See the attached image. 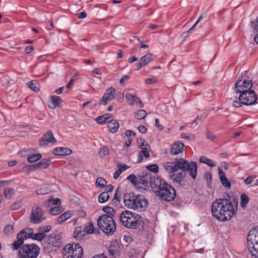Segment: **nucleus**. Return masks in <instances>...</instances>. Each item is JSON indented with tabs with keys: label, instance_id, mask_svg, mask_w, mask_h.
Listing matches in <instances>:
<instances>
[{
	"label": "nucleus",
	"instance_id": "c03bdc74",
	"mask_svg": "<svg viewBox=\"0 0 258 258\" xmlns=\"http://www.w3.org/2000/svg\"><path fill=\"white\" fill-rule=\"evenodd\" d=\"M137 141V143L139 146V147L140 148H144L146 147L150 148V147L147 144V143L145 141V140L142 138H138Z\"/></svg>",
	"mask_w": 258,
	"mask_h": 258
},
{
	"label": "nucleus",
	"instance_id": "f8f14e48",
	"mask_svg": "<svg viewBox=\"0 0 258 258\" xmlns=\"http://www.w3.org/2000/svg\"><path fill=\"white\" fill-rule=\"evenodd\" d=\"M45 219L41 208L37 205H35L31 211L30 215V221L33 224H39L41 223Z\"/></svg>",
	"mask_w": 258,
	"mask_h": 258
},
{
	"label": "nucleus",
	"instance_id": "20e7f679",
	"mask_svg": "<svg viewBox=\"0 0 258 258\" xmlns=\"http://www.w3.org/2000/svg\"><path fill=\"white\" fill-rule=\"evenodd\" d=\"M142 217L138 214L125 210L119 216L121 223L125 227L132 229L139 228L142 223Z\"/></svg>",
	"mask_w": 258,
	"mask_h": 258
},
{
	"label": "nucleus",
	"instance_id": "7ed1b4c3",
	"mask_svg": "<svg viewBox=\"0 0 258 258\" xmlns=\"http://www.w3.org/2000/svg\"><path fill=\"white\" fill-rule=\"evenodd\" d=\"M123 202L128 209L139 212L145 211L148 205V200L141 195H135L133 192L126 194L123 197Z\"/></svg>",
	"mask_w": 258,
	"mask_h": 258
},
{
	"label": "nucleus",
	"instance_id": "1a4fd4ad",
	"mask_svg": "<svg viewBox=\"0 0 258 258\" xmlns=\"http://www.w3.org/2000/svg\"><path fill=\"white\" fill-rule=\"evenodd\" d=\"M252 86V81L245 75H242L235 83L234 90L237 94H241L250 90Z\"/></svg>",
	"mask_w": 258,
	"mask_h": 258
},
{
	"label": "nucleus",
	"instance_id": "c9c22d12",
	"mask_svg": "<svg viewBox=\"0 0 258 258\" xmlns=\"http://www.w3.org/2000/svg\"><path fill=\"white\" fill-rule=\"evenodd\" d=\"M84 230L87 234H92L94 232V228L92 222H89L84 227ZM96 233V232H95Z\"/></svg>",
	"mask_w": 258,
	"mask_h": 258
},
{
	"label": "nucleus",
	"instance_id": "79ce46f5",
	"mask_svg": "<svg viewBox=\"0 0 258 258\" xmlns=\"http://www.w3.org/2000/svg\"><path fill=\"white\" fill-rule=\"evenodd\" d=\"M109 198L107 192H103L101 193L98 197V201L100 203H104L106 202Z\"/></svg>",
	"mask_w": 258,
	"mask_h": 258
},
{
	"label": "nucleus",
	"instance_id": "864d4df0",
	"mask_svg": "<svg viewBox=\"0 0 258 258\" xmlns=\"http://www.w3.org/2000/svg\"><path fill=\"white\" fill-rule=\"evenodd\" d=\"M4 232L6 234H11L13 232V227L11 225H8L4 229Z\"/></svg>",
	"mask_w": 258,
	"mask_h": 258
},
{
	"label": "nucleus",
	"instance_id": "49530a36",
	"mask_svg": "<svg viewBox=\"0 0 258 258\" xmlns=\"http://www.w3.org/2000/svg\"><path fill=\"white\" fill-rule=\"evenodd\" d=\"M121 190L119 188H117L115 191L114 198L112 200L113 203H115L116 201L119 202L121 200Z\"/></svg>",
	"mask_w": 258,
	"mask_h": 258
},
{
	"label": "nucleus",
	"instance_id": "423d86ee",
	"mask_svg": "<svg viewBox=\"0 0 258 258\" xmlns=\"http://www.w3.org/2000/svg\"><path fill=\"white\" fill-rule=\"evenodd\" d=\"M175 162L177 170L180 169L182 172L188 171L189 175L193 179H196L197 174V163L196 162H189L182 158L175 159Z\"/></svg>",
	"mask_w": 258,
	"mask_h": 258
},
{
	"label": "nucleus",
	"instance_id": "338daca9",
	"mask_svg": "<svg viewBox=\"0 0 258 258\" xmlns=\"http://www.w3.org/2000/svg\"><path fill=\"white\" fill-rule=\"evenodd\" d=\"M34 49V47L32 46H28L25 47V51L26 53L28 54L31 53Z\"/></svg>",
	"mask_w": 258,
	"mask_h": 258
},
{
	"label": "nucleus",
	"instance_id": "72a5a7b5",
	"mask_svg": "<svg viewBox=\"0 0 258 258\" xmlns=\"http://www.w3.org/2000/svg\"><path fill=\"white\" fill-rule=\"evenodd\" d=\"M42 157L41 154H34L29 156L27 158L28 161L30 163H33L37 161Z\"/></svg>",
	"mask_w": 258,
	"mask_h": 258
},
{
	"label": "nucleus",
	"instance_id": "4be33fe9",
	"mask_svg": "<svg viewBox=\"0 0 258 258\" xmlns=\"http://www.w3.org/2000/svg\"><path fill=\"white\" fill-rule=\"evenodd\" d=\"M247 240L258 243V226L253 228L249 231Z\"/></svg>",
	"mask_w": 258,
	"mask_h": 258
},
{
	"label": "nucleus",
	"instance_id": "f03ea898",
	"mask_svg": "<svg viewBox=\"0 0 258 258\" xmlns=\"http://www.w3.org/2000/svg\"><path fill=\"white\" fill-rule=\"evenodd\" d=\"M150 185L156 196L162 201H172L176 197L174 188L156 175H153Z\"/></svg>",
	"mask_w": 258,
	"mask_h": 258
},
{
	"label": "nucleus",
	"instance_id": "37998d69",
	"mask_svg": "<svg viewBox=\"0 0 258 258\" xmlns=\"http://www.w3.org/2000/svg\"><path fill=\"white\" fill-rule=\"evenodd\" d=\"M51 163V161L49 159H43L40 161L41 169H45L47 168Z\"/></svg>",
	"mask_w": 258,
	"mask_h": 258
},
{
	"label": "nucleus",
	"instance_id": "9d476101",
	"mask_svg": "<svg viewBox=\"0 0 258 258\" xmlns=\"http://www.w3.org/2000/svg\"><path fill=\"white\" fill-rule=\"evenodd\" d=\"M153 175L152 173H149L138 178L135 175L131 174L127 177L126 179L135 186H139L140 184H142L145 188L148 187L149 184H150Z\"/></svg>",
	"mask_w": 258,
	"mask_h": 258
},
{
	"label": "nucleus",
	"instance_id": "ddd939ff",
	"mask_svg": "<svg viewBox=\"0 0 258 258\" xmlns=\"http://www.w3.org/2000/svg\"><path fill=\"white\" fill-rule=\"evenodd\" d=\"M156 56L154 54L149 52L143 56L140 59V61L136 64V70L138 71L145 67L150 62L154 60Z\"/></svg>",
	"mask_w": 258,
	"mask_h": 258
},
{
	"label": "nucleus",
	"instance_id": "b1692460",
	"mask_svg": "<svg viewBox=\"0 0 258 258\" xmlns=\"http://www.w3.org/2000/svg\"><path fill=\"white\" fill-rule=\"evenodd\" d=\"M108 127L109 132L112 134H114L118 131L119 127V123L117 120L110 118L108 121Z\"/></svg>",
	"mask_w": 258,
	"mask_h": 258
},
{
	"label": "nucleus",
	"instance_id": "f704fd0d",
	"mask_svg": "<svg viewBox=\"0 0 258 258\" xmlns=\"http://www.w3.org/2000/svg\"><path fill=\"white\" fill-rule=\"evenodd\" d=\"M95 183L97 187L102 188L106 186L107 181L104 178L99 177L97 178Z\"/></svg>",
	"mask_w": 258,
	"mask_h": 258
},
{
	"label": "nucleus",
	"instance_id": "0eeeda50",
	"mask_svg": "<svg viewBox=\"0 0 258 258\" xmlns=\"http://www.w3.org/2000/svg\"><path fill=\"white\" fill-rule=\"evenodd\" d=\"M39 247L35 244H26L19 250V258H36L40 253Z\"/></svg>",
	"mask_w": 258,
	"mask_h": 258
},
{
	"label": "nucleus",
	"instance_id": "473e14b6",
	"mask_svg": "<svg viewBox=\"0 0 258 258\" xmlns=\"http://www.w3.org/2000/svg\"><path fill=\"white\" fill-rule=\"evenodd\" d=\"M17 240L14 242L13 244V248L15 250L18 249L21 245L23 243L25 239L22 237L19 236V233L17 235Z\"/></svg>",
	"mask_w": 258,
	"mask_h": 258
},
{
	"label": "nucleus",
	"instance_id": "6e6d98bb",
	"mask_svg": "<svg viewBox=\"0 0 258 258\" xmlns=\"http://www.w3.org/2000/svg\"><path fill=\"white\" fill-rule=\"evenodd\" d=\"M255 176H254V175L249 176L244 180V183L246 185H249L252 182V181L255 179Z\"/></svg>",
	"mask_w": 258,
	"mask_h": 258
},
{
	"label": "nucleus",
	"instance_id": "bb28decb",
	"mask_svg": "<svg viewBox=\"0 0 258 258\" xmlns=\"http://www.w3.org/2000/svg\"><path fill=\"white\" fill-rule=\"evenodd\" d=\"M163 167L166 171L170 173L177 171L175 161L174 162H168L164 163Z\"/></svg>",
	"mask_w": 258,
	"mask_h": 258
},
{
	"label": "nucleus",
	"instance_id": "a878e982",
	"mask_svg": "<svg viewBox=\"0 0 258 258\" xmlns=\"http://www.w3.org/2000/svg\"><path fill=\"white\" fill-rule=\"evenodd\" d=\"M113 116L111 114H105L103 115L99 116L97 117L95 120L98 123L100 124H103L105 123L106 122H108V121L110 119L112 118Z\"/></svg>",
	"mask_w": 258,
	"mask_h": 258
},
{
	"label": "nucleus",
	"instance_id": "5fc2aeb1",
	"mask_svg": "<svg viewBox=\"0 0 258 258\" xmlns=\"http://www.w3.org/2000/svg\"><path fill=\"white\" fill-rule=\"evenodd\" d=\"M60 210L59 208L58 207H55L54 208H51L49 210V213L52 215H56L60 213Z\"/></svg>",
	"mask_w": 258,
	"mask_h": 258
},
{
	"label": "nucleus",
	"instance_id": "393cba45",
	"mask_svg": "<svg viewBox=\"0 0 258 258\" xmlns=\"http://www.w3.org/2000/svg\"><path fill=\"white\" fill-rule=\"evenodd\" d=\"M33 233V229L32 228H27L21 230L19 233V236L20 237H23L25 239L28 238H31Z\"/></svg>",
	"mask_w": 258,
	"mask_h": 258
},
{
	"label": "nucleus",
	"instance_id": "4468645a",
	"mask_svg": "<svg viewBox=\"0 0 258 258\" xmlns=\"http://www.w3.org/2000/svg\"><path fill=\"white\" fill-rule=\"evenodd\" d=\"M115 89L113 87H110L107 89L103 97L99 101L100 105H105L108 101L112 99L115 95Z\"/></svg>",
	"mask_w": 258,
	"mask_h": 258
},
{
	"label": "nucleus",
	"instance_id": "4d7b16f0",
	"mask_svg": "<svg viewBox=\"0 0 258 258\" xmlns=\"http://www.w3.org/2000/svg\"><path fill=\"white\" fill-rule=\"evenodd\" d=\"M51 226L47 225V226L40 227L39 228L38 231L40 232H43V233L45 234V233L51 230Z\"/></svg>",
	"mask_w": 258,
	"mask_h": 258
},
{
	"label": "nucleus",
	"instance_id": "09e8293b",
	"mask_svg": "<svg viewBox=\"0 0 258 258\" xmlns=\"http://www.w3.org/2000/svg\"><path fill=\"white\" fill-rule=\"evenodd\" d=\"M147 169L154 173L158 172L159 168L157 164H154L147 166Z\"/></svg>",
	"mask_w": 258,
	"mask_h": 258
},
{
	"label": "nucleus",
	"instance_id": "f257e3e1",
	"mask_svg": "<svg viewBox=\"0 0 258 258\" xmlns=\"http://www.w3.org/2000/svg\"><path fill=\"white\" fill-rule=\"evenodd\" d=\"M238 199L220 198L214 201L211 206L213 217L220 221L229 220L237 211Z\"/></svg>",
	"mask_w": 258,
	"mask_h": 258
},
{
	"label": "nucleus",
	"instance_id": "052dcab7",
	"mask_svg": "<svg viewBox=\"0 0 258 258\" xmlns=\"http://www.w3.org/2000/svg\"><path fill=\"white\" fill-rule=\"evenodd\" d=\"M206 138L213 142L215 141V139H216V137L214 135L210 132H207L206 134Z\"/></svg>",
	"mask_w": 258,
	"mask_h": 258
},
{
	"label": "nucleus",
	"instance_id": "58836bf2",
	"mask_svg": "<svg viewBox=\"0 0 258 258\" xmlns=\"http://www.w3.org/2000/svg\"><path fill=\"white\" fill-rule=\"evenodd\" d=\"M46 236V235L43 232H38L37 233H33L30 238L42 241Z\"/></svg>",
	"mask_w": 258,
	"mask_h": 258
},
{
	"label": "nucleus",
	"instance_id": "603ef678",
	"mask_svg": "<svg viewBox=\"0 0 258 258\" xmlns=\"http://www.w3.org/2000/svg\"><path fill=\"white\" fill-rule=\"evenodd\" d=\"M204 178L207 181L208 186L209 187V185L211 184V180L212 178V175L211 172H206L204 174Z\"/></svg>",
	"mask_w": 258,
	"mask_h": 258
},
{
	"label": "nucleus",
	"instance_id": "aec40b11",
	"mask_svg": "<svg viewBox=\"0 0 258 258\" xmlns=\"http://www.w3.org/2000/svg\"><path fill=\"white\" fill-rule=\"evenodd\" d=\"M247 248L252 256L258 258V243L247 240Z\"/></svg>",
	"mask_w": 258,
	"mask_h": 258
},
{
	"label": "nucleus",
	"instance_id": "a18cd8bd",
	"mask_svg": "<svg viewBox=\"0 0 258 258\" xmlns=\"http://www.w3.org/2000/svg\"><path fill=\"white\" fill-rule=\"evenodd\" d=\"M109 155V150L107 146H104L100 149L99 152V155L100 157L103 158Z\"/></svg>",
	"mask_w": 258,
	"mask_h": 258
},
{
	"label": "nucleus",
	"instance_id": "7c9ffc66",
	"mask_svg": "<svg viewBox=\"0 0 258 258\" xmlns=\"http://www.w3.org/2000/svg\"><path fill=\"white\" fill-rule=\"evenodd\" d=\"M199 161L201 163L206 164L210 167H215L216 165V163L212 160L210 159L205 156H201Z\"/></svg>",
	"mask_w": 258,
	"mask_h": 258
},
{
	"label": "nucleus",
	"instance_id": "4c0bfd02",
	"mask_svg": "<svg viewBox=\"0 0 258 258\" xmlns=\"http://www.w3.org/2000/svg\"><path fill=\"white\" fill-rule=\"evenodd\" d=\"M240 205L242 208L244 209L249 202L248 197L244 194H242L240 196Z\"/></svg>",
	"mask_w": 258,
	"mask_h": 258
},
{
	"label": "nucleus",
	"instance_id": "2eb2a0df",
	"mask_svg": "<svg viewBox=\"0 0 258 258\" xmlns=\"http://www.w3.org/2000/svg\"><path fill=\"white\" fill-rule=\"evenodd\" d=\"M186 176V172H178L173 173L171 176L170 179L173 182L175 185L177 187H181L184 185V178Z\"/></svg>",
	"mask_w": 258,
	"mask_h": 258
},
{
	"label": "nucleus",
	"instance_id": "c756f323",
	"mask_svg": "<svg viewBox=\"0 0 258 258\" xmlns=\"http://www.w3.org/2000/svg\"><path fill=\"white\" fill-rule=\"evenodd\" d=\"M118 166L119 167L118 169L114 174L113 177L114 179H117L123 171L129 168L126 164H118Z\"/></svg>",
	"mask_w": 258,
	"mask_h": 258
},
{
	"label": "nucleus",
	"instance_id": "8fccbe9b",
	"mask_svg": "<svg viewBox=\"0 0 258 258\" xmlns=\"http://www.w3.org/2000/svg\"><path fill=\"white\" fill-rule=\"evenodd\" d=\"M103 210L106 213L108 214L109 215V216H112L115 214L114 209L109 206L104 207Z\"/></svg>",
	"mask_w": 258,
	"mask_h": 258
},
{
	"label": "nucleus",
	"instance_id": "69168bd1",
	"mask_svg": "<svg viewBox=\"0 0 258 258\" xmlns=\"http://www.w3.org/2000/svg\"><path fill=\"white\" fill-rule=\"evenodd\" d=\"M76 15L79 19H84L86 17L87 14L85 12H82L78 13Z\"/></svg>",
	"mask_w": 258,
	"mask_h": 258
},
{
	"label": "nucleus",
	"instance_id": "e2e57ef3",
	"mask_svg": "<svg viewBox=\"0 0 258 258\" xmlns=\"http://www.w3.org/2000/svg\"><path fill=\"white\" fill-rule=\"evenodd\" d=\"M155 126L160 131L163 130V126L160 124L159 120L158 118L155 119Z\"/></svg>",
	"mask_w": 258,
	"mask_h": 258
},
{
	"label": "nucleus",
	"instance_id": "ea45409f",
	"mask_svg": "<svg viewBox=\"0 0 258 258\" xmlns=\"http://www.w3.org/2000/svg\"><path fill=\"white\" fill-rule=\"evenodd\" d=\"M126 99L130 101V105H133L138 101V97L131 93H127L125 96Z\"/></svg>",
	"mask_w": 258,
	"mask_h": 258
},
{
	"label": "nucleus",
	"instance_id": "5701e85b",
	"mask_svg": "<svg viewBox=\"0 0 258 258\" xmlns=\"http://www.w3.org/2000/svg\"><path fill=\"white\" fill-rule=\"evenodd\" d=\"M53 154L58 156H67L72 153V151L68 148L57 147L52 152Z\"/></svg>",
	"mask_w": 258,
	"mask_h": 258
},
{
	"label": "nucleus",
	"instance_id": "680f3d73",
	"mask_svg": "<svg viewBox=\"0 0 258 258\" xmlns=\"http://www.w3.org/2000/svg\"><path fill=\"white\" fill-rule=\"evenodd\" d=\"M125 135L127 137L135 136L136 135V133L131 130H126L125 132Z\"/></svg>",
	"mask_w": 258,
	"mask_h": 258
},
{
	"label": "nucleus",
	"instance_id": "de8ad7c7",
	"mask_svg": "<svg viewBox=\"0 0 258 258\" xmlns=\"http://www.w3.org/2000/svg\"><path fill=\"white\" fill-rule=\"evenodd\" d=\"M50 190L46 187L40 188L36 190V194L38 195H44L49 193Z\"/></svg>",
	"mask_w": 258,
	"mask_h": 258
},
{
	"label": "nucleus",
	"instance_id": "cd10ccee",
	"mask_svg": "<svg viewBox=\"0 0 258 258\" xmlns=\"http://www.w3.org/2000/svg\"><path fill=\"white\" fill-rule=\"evenodd\" d=\"M72 216L71 211H68L64 212L61 215H60L57 219V222L58 224H61L63 222L67 220Z\"/></svg>",
	"mask_w": 258,
	"mask_h": 258
},
{
	"label": "nucleus",
	"instance_id": "e433bc0d",
	"mask_svg": "<svg viewBox=\"0 0 258 258\" xmlns=\"http://www.w3.org/2000/svg\"><path fill=\"white\" fill-rule=\"evenodd\" d=\"M50 98L52 103L54 104V107L59 106L60 104L62 103V100L61 98L58 96H50Z\"/></svg>",
	"mask_w": 258,
	"mask_h": 258
},
{
	"label": "nucleus",
	"instance_id": "0e129e2a",
	"mask_svg": "<svg viewBox=\"0 0 258 258\" xmlns=\"http://www.w3.org/2000/svg\"><path fill=\"white\" fill-rule=\"evenodd\" d=\"M138 131L142 134H144L147 132V128L144 125H139L138 127Z\"/></svg>",
	"mask_w": 258,
	"mask_h": 258
},
{
	"label": "nucleus",
	"instance_id": "bf43d9fd",
	"mask_svg": "<svg viewBox=\"0 0 258 258\" xmlns=\"http://www.w3.org/2000/svg\"><path fill=\"white\" fill-rule=\"evenodd\" d=\"M158 80L155 78H148L145 80V83L147 85L155 84L157 83Z\"/></svg>",
	"mask_w": 258,
	"mask_h": 258
},
{
	"label": "nucleus",
	"instance_id": "13d9d810",
	"mask_svg": "<svg viewBox=\"0 0 258 258\" xmlns=\"http://www.w3.org/2000/svg\"><path fill=\"white\" fill-rule=\"evenodd\" d=\"M32 170H34L31 165L24 166L22 168L23 172L26 174L29 173Z\"/></svg>",
	"mask_w": 258,
	"mask_h": 258
},
{
	"label": "nucleus",
	"instance_id": "f3484780",
	"mask_svg": "<svg viewBox=\"0 0 258 258\" xmlns=\"http://www.w3.org/2000/svg\"><path fill=\"white\" fill-rule=\"evenodd\" d=\"M39 144L41 146L46 145L48 143H54L56 142V140L53 136L51 131H49L43 135L42 138L39 140Z\"/></svg>",
	"mask_w": 258,
	"mask_h": 258
},
{
	"label": "nucleus",
	"instance_id": "774afa93",
	"mask_svg": "<svg viewBox=\"0 0 258 258\" xmlns=\"http://www.w3.org/2000/svg\"><path fill=\"white\" fill-rule=\"evenodd\" d=\"M130 76L128 75H124L120 80L119 83L121 85H123L125 81L129 79Z\"/></svg>",
	"mask_w": 258,
	"mask_h": 258
},
{
	"label": "nucleus",
	"instance_id": "dca6fc26",
	"mask_svg": "<svg viewBox=\"0 0 258 258\" xmlns=\"http://www.w3.org/2000/svg\"><path fill=\"white\" fill-rule=\"evenodd\" d=\"M108 255L111 258H115L120 253V246L116 240L112 241L108 249Z\"/></svg>",
	"mask_w": 258,
	"mask_h": 258
},
{
	"label": "nucleus",
	"instance_id": "a19ab883",
	"mask_svg": "<svg viewBox=\"0 0 258 258\" xmlns=\"http://www.w3.org/2000/svg\"><path fill=\"white\" fill-rule=\"evenodd\" d=\"M147 115V112L145 110H139L135 113V117L138 119H144Z\"/></svg>",
	"mask_w": 258,
	"mask_h": 258
},
{
	"label": "nucleus",
	"instance_id": "3c124183",
	"mask_svg": "<svg viewBox=\"0 0 258 258\" xmlns=\"http://www.w3.org/2000/svg\"><path fill=\"white\" fill-rule=\"evenodd\" d=\"M150 148L147 147L141 148L142 150L139 152V153L141 154L142 156H144L145 158H149L150 157V154L148 152V149Z\"/></svg>",
	"mask_w": 258,
	"mask_h": 258
},
{
	"label": "nucleus",
	"instance_id": "6e6552de",
	"mask_svg": "<svg viewBox=\"0 0 258 258\" xmlns=\"http://www.w3.org/2000/svg\"><path fill=\"white\" fill-rule=\"evenodd\" d=\"M64 258H81L83 249L79 243L68 244L63 248Z\"/></svg>",
	"mask_w": 258,
	"mask_h": 258
},
{
	"label": "nucleus",
	"instance_id": "2f4dec72",
	"mask_svg": "<svg viewBox=\"0 0 258 258\" xmlns=\"http://www.w3.org/2000/svg\"><path fill=\"white\" fill-rule=\"evenodd\" d=\"M15 191L13 188L7 187L4 190V195L6 199H10L15 194Z\"/></svg>",
	"mask_w": 258,
	"mask_h": 258
},
{
	"label": "nucleus",
	"instance_id": "c85d7f7f",
	"mask_svg": "<svg viewBox=\"0 0 258 258\" xmlns=\"http://www.w3.org/2000/svg\"><path fill=\"white\" fill-rule=\"evenodd\" d=\"M28 87L32 91L38 92L40 90L39 85L36 80H32L28 82Z\"/></svg>",
	"mask_w": 258,
	"mask_h": 258
},
{
	"label": "nucleus",
	"instance_id": "9b49d317",
	"mask_svg": "<svg viewBox=\"0 0 258 258\" xmlns=\"http://www.w3.org/2000/svg\"><path fill=\"white\" fill-rule=\"evenodd\" d=\"M239 100L242 104L250 105L254 104L257 100V95L252 90H249L240 94Z\"/></svg>",
	"mask_w": 258,
	"mask_h": 258
},
{
	"label": "nucleus",
	"instance_id": "6ab92c4d",
	"mask_svg": "<svg viewBox=\"0 0 258 258\" xmlns=\"http://www.w3.org/2000/svg\"><path fill=\"white\" fill-rule=\"evenodd\" d=\"M218 174L222 185L228 189H230L231 186V183L227 178L225 172L220 167H218Z\"/></svg>",
	"mask_w": 258,
	"mask_h": 258
},
{
	"label": "nucleus",
	"instance_id": "39448f33",
	"mask_svg": "<svg viewBox=\"0 0 258 258\" xmlns=\"http://www.w3.org/2000/svg\"><path fill=\"white\" fill-rule=\"evenodd\" d=\"M97 225L99 228L107 235H112L116 229V224L113 217L107 214H103L98 218Z\"/></svg>",
	"mask_w": 258,
	"mask_h": 258
},
{
	"label": "nucleus",
	"instance_id": "a211bd4d",
	"mask_svg": "<svg viewBox=\"0 0 258 258\" xmlns=\"http://www.w3.org/2000/svg\"><path fill=\"white\" fill-rule=\"evenodd\" d=\"M47 242L52 246L58 247L61 244V239L59 235L51 234L46 239Z\"/></svg>",
	"mask_w": 258,
	"mask_h": 258
},
{
	"label": "nucleus",
	"instance_id": "412c9836",
	"mask_svg": "<svg viewBox=\"0 0 258 258\" xmlns=\"http://www.w3.org/2000/svg\"><path fill=\"white\" fill-rule=\"evenodd\" d=\"M184 144L180 142H176L172 146L170 149V153L173 155H177L183 152Z\"/></svg>",
	"mask_w": 258,
	"mask_h": 258
}]
</instances>
